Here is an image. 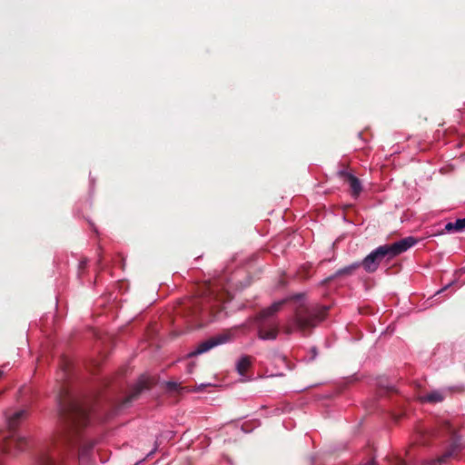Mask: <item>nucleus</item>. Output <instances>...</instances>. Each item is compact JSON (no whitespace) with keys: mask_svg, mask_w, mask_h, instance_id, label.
Returning a JSON list of instances; mask_svg holds the SVG:
<instances>
[{"mask_svg":"<svg viewBox=\"0 0 465 465\" xmlns=\"http://www.w3.org/2000/svg\"><path fill=\"white\" fill-rule=\"evenodd\" d=\"M69 363H64L57 373L61 382L56 394L61 429L54 442V450L43 454L37 465H59L65 452L71 453L81 440L80 430L90 420L88 407L76 397L65 383L69 379Z\"/></svg>","mask_w":465,"mask_h":465,"instance_id":"obj_1","label":"nucleus"},{"mask_svg":"<svg viewBox=\"0 0 465 465\" xmlns=\"http://www.w3.org/2000/svg\"><path fill=\"white\" fill-rule=\"evenodd\" d=\"M27 416L28 411L25 409L5 412L8 430L0 432V457L15 455L26 449L27 439L16 431V427L25 420Z\"/></svg>","mask_w":465,"mask_h":465,"instance_id":"obj_2","label":"nucleus"},{"mask_svg":"<svg viewBox=\"0 0 465 465\" xmlns=\"http://www.w3.org/2000/svg\"><path fill=\"white\" fill-rule=\"evenodd\" d=\"M449 436L450 442L446 447L443 453L435 460H427L429 465L446 464L450 460L458 459L461 453L464 444L460 435H458L452 426L449 422H444L440 425V429L424 430L419 432V439L417 440L420 444L426 445L429 438H438Z\"/></svg>","mask_w":465,"mask_h":465,"instance_id":"obj_3","label":"nucleus"},{"mask_svg":"<svg viewBox=\"0 0 465 465\" xmlns=\"http://www.w3.org/2000/svg\"><path fill=\"white\" fill-rule=\"evenodd\" d=\"M418 240L412 236L405 237L391 244H384L371 251L361 262V264L369 273L377 271L380 264L383 262L389 263L398 255L405 252L414 246Z\"/></svg>","mask_w":465,"mask_h":465,"instance_id":"obj_4","label":"nucleus"},{"mask_svg":"<svg viewBox=\"0 0 465 465\" xmlns=\"http://www.w3.org/2000/svg\"><path fill=\"white\" fill-rule=\"evenodd\" d=\"M284 301L273 302L271 306L263 309L252 319L257 328L258 338L262 341H273L279 334L280 324L274 317L283 305Z\"/></svg>","mask_w":465,"mask_h":465,"instance_id":"obj_5","label":"nucleus"},{"mask_svg":"<svg viewBox=\"0 0 465 465\" xmlns=\"http://www.w3.org/2000/svg\"><path fill=\"white\" fill-rule=\"evenodd\" d=\"M325 309L316 307H301L295 311L294 315L290 318L284 327L286 334H291L296 331H305L313 328L324 318Z\"/></svg>","mask_w":465,"mask_h":465,"instance_id":"obj_6","label":"nucleus"},{"mask_svg":"<svg viewBox=\"0 0 465 465\" xmlns=\"http://www.w3.org/2000/svg\"><path fill=\"white\" fill-rule=\"evenodd\" d=\"M338 177L346 183L350 187V193L352 198L357 199L362 192L361 182L347 168L340 169L337 172Z\"/></svg>","mask_w":465,"mask_h":465,"instance_id":"obj_7","label":"nucleus"},{"mask_svg":"<svg viewBox=\"0 0 465 465\" xmlns=\"http://www.w3.org/2000/svg\"><path fill=\"white\" fill-rule=\"evenodd\" d=\"M226 341H227V338L225 336H222V335L210 338L209 340L204 341L202 343H200L194 351L188 353V357H193V356H197L199 354L204 353V352L208 351L209 350H211L212 348L224 343Z\"/></svg>","mask_w":465,"mask_h":465,"instance_id":"obj_8","label":"nucleus"},{"mask_svg":"<svg viewBox=\"0 0 465 465\" xmlns=\"http://www.w3.org/2000/svg\"><path fill=\"white\" fill-rule=\"evenodd\" d=\"M465 231V217L459 218L455 222H449L444 226V232L447 233H459Z\"/></svg>","mask_w":465,"mask_h":465,"instance_id":"obj_9","label":"nucleus"},{"mask_svg":"<svg viewBox=\"0 0 465 465\" xmlns=\"http://www.w3.org/2000/svg\"><path fill=\"white\" fill-rule=\"evenodd\" d=\"M445 391L437 390L423 395L420 399L424 402L437 403L441 402L445 399Z\"/></svg>","mask_w":465,"mask_h":465,"instance_id":"obj_10","label":"nucleus"},{"mask_svg":"<svg viewBox=\"0 0 465 465\" xmlns=\"http://www.w3.org/2000/svg\"><path fill=\"white\" fill-rule=\"evenodd\" d=\"M93 448L94 443L92 442H85L80 446L78 453L79 462L85 463L89 460Z\"/></svg>","mask_w":465,"mask_h":465,"instance_id":"obj_11","label":"nucleus"},{"mask_svg":"<svg viewBox=\"0 0 465 465\" xmlns=\"http://www.w3.org/2000/svg\"><path fill=\"white\" fill-rule=\"evenodd\" d=\"M361 266V262H353L350 265H347L343 268L339 269L334 275L331 276L330 279H333L335 277L339 276H348L351 275L355 272L357 269H359Z\"/></svg>","mask_w":465,"mask_h":465,"instance_id":"obj_12","label":"nucleus"},{"mask_svg":"<svg viewBox=\"0 0 465 465\" xmlns=\"http://www.w3.org/2000/svg\"><path fill=\"white\" fill-rule=\"evenodd\" d=\"M148 382L145 379L142 378L140 379L134 385L133 389V392L130 394V396L126 399V402H130L133 400H134L138 394H140L143 390L148 389Z\"/></svg>","mask_w":465,"mask_h":465,"instance_id":"obj_13","label":"nucleus"},{"mask_svg":"<svg viewBox=\"0 0 465 465\" xmlns=\"http://www.w3.org/2000/svg\"><path fill=\"white\" fill-rule=\"evenodd\" d=\"M251 366V358L249 356H242L236 362V370L241 376H243Z\"/></svg>","mask_w":465,"mask_h":465,"instance_id":"obj_14","label":"nucleus"},{"mask_svg":"<svg viewBox=\"0 0 465 465\" xmlns=\"http://www.w3.org/2000/svg\"><path fill=\"white\" fill-rule=\"evenodd\" d=\"M178 386H179V385H178V383H177V382H175V381H168V382L166 383V387H167V389H168V390H170V391H175V390H177Z\"/></svg>","mask_w":465,"mask_h":465,"instance_id":"obj_15","label":"nucleus"},{"mask_svg":"<svg viewBox=\"0 0 465 465\" xmlns=\"http://www.w3.org/2000/svg\"><path fill=\"white\" fill-rule=\"evenodd\" d=\"M393 465H410L409 461L402 460V459H396Z\"/></svg>","mask_w":465,"mask_h":465,"instance_id":"obj_16","label":"nucleus"},{"mask_svg":"<svg viewBox=\"0 0 465 465\" xmlns=\"http://www.w3.org/2000/svg\"><path fill=\"white\" fill-rule=\"evenodd\" d=\"M311 351H312V358H311V360H314L317 357V355H318L317 349L315 347H312Z\"/></svg>","mask_w":465,"mask_h":465,"instance_id":"obj_17","label":"nucleus"},{"mask_svg":"<svg viewBox=\"0 0 465 465\" xmlns=\"http://www.w3.org/2000/svg\"><path fill=\"white\" fill-rule=\"evenodd\" d=\"M87 265V260H82L80 262H79V269L80 270H84Z\"/></svg>","mask_w":465,"mask_h":465,"instance_id":"obj_18","label":"nucleus"},{"mask_svg":"<svg viewBox=\"0 0 465 465\" xmlns=\"http://www.w3.org/2000/svg\"><path fill=\"white\" fill-rule=\"evenodd\" d=\"M194 368V364L192 362L188 365V372H192Z\"/></svg>","mask_w":465,"mask_h":465,"instance_id":"obj_19","label":"nucleus"},{"mask_svg":"<svg viewBox=\"0 0 465 465\" xmlns=\"http://www.w3.org/2000/svg\"><path fill=\"white\" fill-rule=\"evenodd\" d=\"M449 286H450V285H446L443 289H441L440 291H439V292H438V293H440V292H441L445 291L446 289H448V288H449Z\"/></svg>","mask_w":465,"mask_h":465,"instance_id":"obj_20","label":"nucleus"}]
</instances>
